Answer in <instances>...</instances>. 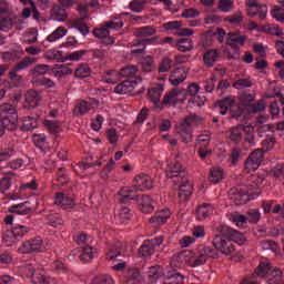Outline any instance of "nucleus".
<instances>
[{"label":"nucleus","mask_w":284,"mask_h":284,"mask_svg":"<svg viewBox=\"0 0 284 284\" xmlns=\"http://www.w3.org/2000/svg\"><path fill=\"white\" fill-rule=\"evenodd\" d=\"M215 110L219 111L222 116H225L227 112L231 113L232 119L243 121L245 119V106H236V102L232 98H225L215 103Z\"/></svg>","instance_id":"nucleus-1"},{"label":"nucleus","mask_w":284,"mask_h":284,"mask_svg":"<svg viewBox=\"0 0 284 284\" xmlns=\"http://www.w3.org/2000/svg\"><path fill=\"white\" fill-rule=\"evenodd\" d=\"M255 276L266 278L267 284H281L283 273L281 270L272 267L270 262H261L255 270Z\"/></svg>","instance_id":"nucleus-2"},{"label":"nucleus","mask_w":284,"mask_h":284,"mask_svg":"<svg viewBox=\"0 0 284 284\" xmlns=\"http://www.w3.org/2000/svg\"><path fill=\"white\" fill-rule=\"evenodd\" d=\"M203 123V119L199 115H189L178 126V134L182 139V143H192V128H199Z\"/></svg>","instance_id":"nucleus-3"},{"label":"nucleus","mask_w":284,"mask_h":284,"mask_svg":"<svg viewBox=\"0 0 284 284\" xmlns=\"http://www.w3.org/2000/svg\"><path fill=\"white\" fill-rule=\"evenodd\" d=\"M30 234V227L23 224H14L11 230H7L2 240L7 247H12V245L19 243L21 239H26Z\"/></svg>","instance_id":"nucleus-4"},{"label":"nucleus","mask_w":284,"mask_h":284,"mask_svg":"<svg viewBox=\"0 0 284 284\" xmlns=\"http://www.w3.org/2000/svg\"><path fill=\"white\" fill-rule=\"evenodd\" d=\"M212 243L213 247H215L217 252H221V254H224L225 256H230V254L234 252V244L232 243L230 235L223 234V226L220 229V234H216L213 237Z\"/></svg>","instance_id":"nucleus-5"},{"label":"nucleus","mask_w":284,"mask_h":284,"mask_svg":"<svg viewBox=\"0 0 284 284\" xmlns=\"http://www.w3.org/2000/svg\"><path fill=\"white\" fill-rule=\"evenodd\" d=\"M168 179H175L174 183H183L184 179H187V171L180 162H171L166 168Z\"/></svg>","instance_id":"nucleus-6"},{"label":"nucleus","mask_w":284,"mask_h":284,"mask_svg":"<svg viewBox=\"0 0 284 284\" xmlns=\"http://www.w3.org/2000/svg\"><path fill=\"white\" fill-rule=\"evenodd\" d=\"M43 250V239L40 236L32 237L22 242L18 252L20 254H34V252H41Z\"/></svg>","instance_id":"nucleus-7"},{"label":"nucleus","mask_w":284,"mask_h":284,"mask_svg":"<svg viewBox=\"0 0 284 284\" xmlns=\"http://www.w3.org/2000/svg\"><path fill=\"white\" fill-rule=\"evenodd\" d=\"M179 103L181 104L185 103V97H183V90L179 88H174L171 91H169L162 100V105H168L169 108H176Z\"/></svg>","instance_id":"nucleus-8"},{"label":"nucleus","mask_w":284,"mask_h":284,"mask_svg":"<svg viewBox=\"0 0 284 284\" xmlns=\"http://www.w3.org/2000/svg\"><path fill=\"white\" fill-rule=\"evenodd\" d=\"M163 236H158L155 239L144 241L139 250L140 256H152V254L156 252V247L163 245Z\"/></svg>","instance_id":"nucleus-9"},{"label":"nucleus","mask_w":284,"mask_h":284,"mask_svg":"<svg viewBox=\"0 0 284 284\" xmlns=\"http://www.w3.org/2000/svg\"><path fill=\"white\" fill-rule=\"evenodd\" d=\"M261 163H263V149H256L246 159L244 170L246 172H254L257 168H261Z\"/></svg>","instance_id":"nucleus-10"},{"label":"nucleus","mask_w":284,"mask_h":284,"mask_svg":"<svg viewBox=\"0 0 284 284\" xmlns=\"http://www.w3.org/2000/svg\"><path fill=\"white\" fill-rule=\"evenodd\" d=\"M247 194H250L247 185H239L230 190L229 199L237 205H243V203H247Z\"/></svg>","instance_id":"nucleus-11"},{"label":"nucleus","mask_w":284,"mask_h":284,"mask_svg":"<svg viewBox=\"0 0 284 284\" xmlns=\"http://www.w3.org/2000/svg\"><path fill=\"white\" fill-rule=\"evenodd\" d=\"M159 41V37H153L145 40H135L134 42L130 43V48H134L131 50V54H134V57H139L140 54H145V43L149 45H152V43H156Z\"/></svg>","instance_id":"nucleus-12"},{"label":"nucleus","mask_w":284,"mask_h":284,"mask_svg":"<svg viewBox=\"0 0 284 284\" xmlns=\"http://www.w3.org/2000/svg\"><path fill=\"white\" fill-rule=\"evenodd\" d=\"M37 63V59L31 57H26L22 61L18 62L13 70L9 72V77L12 81L17 79L20 80L21 75H18L17 72H21V70H26V68H30V65H34Z\"/></svg>","instance_id":"nucleus-13"},{"label":"nucleus","mask_w":284,"mask_h":284,"mask_svg":"<svg viewBox=\"0 0 284 284\" xmlns=\"http://www.w3.org/2000/svg\"><path fill=\"white\" fill-rule=\"evenodd\" d=\"M133 185L139 192H145L146 190H152L154 182L150 175L139 174L133 179Z\"/></svg>","instance_id":"nucleus-14"},{"label":"nucleus","mask_w":284,"mask_h":284,"mask_svg":"<svg viewBox=\"0 0 284 284\" xmlns=\"http://www.w3.org/2000/svg\"><path fill=\"white\" fill-rule=\"evenodd\" d=\"M119 195L121 196L119 199L120 203L128 204L130 201H139V191L136 190V186H124L120 192Z\"/></svg>","instance_id":"nucleus-15"},{"label":"nucleus","mask_w":284,"mask_h":284,"mask_svg":"<svg viewBox=\"0 0 284 284\" xmlns=\"http://www.w3.org/2000/svg\"><path fill=\"white\" fill-rule=\"evenodd\" d=\"M245 129L246 128L243 125H236L229 129L225 132V136L227 141H230L231 143H234L235 145H239V143L243 141V132H245Z\"/></svg>","instance_id":"nucleus-16"},{"label":"nucleus","mask_w":284,"mask_h":284,"mask_svg":"<svg viewBox=\"0 0 284 284\" xmlns=\"http://www.w3.org/2000/svg\"><path fill=\"white\" fill-rule=\"evenodd\" d=\"M94 105H99V101L97 102H88L85 100H80L75 103L73 108L74 116H83L90 112V110L94 109Z\"/></svg>","instance_id":"nucleus-17"},{"label":"nucleus","mask_w":284,"mask_h":284,"mask_svg":"<svg viewBox=\"0 0 284 284\" xmlns=\"http://www.w3.org/2000/svg\"><path fill=\"white\" fill-rule=\"evenodd\" d=\"M245 41H247V38L239 32L227 33L226 45H230L235 52H239V45H244Z\"/></svg>","instance_id":"nucleus-18"},{"label":"nucleus","mask_w":284,"mask_h":284,"mask_svg":"<svg viewBox=\"0 0 284 284\" xmlns=\"http://www.w3.org/2000/svg\"><path fill=\"white\" fill-rule=\"evenodd\" d=\"M221 60V49H209L203 54V63L205 68H214V64Z\"/></svg>","instance_id":"nucleus-19"},{"label":"nucleus","mask_w":284,"mask_h":284,"mask_svg":"<svg viewBox=\"0 0 284 284\" xmlns=\"http://www.w3.org/2000/svg\"><path fill=\"white\" fill-rule=\"evenodd\" d=\"M184 183L180 185V191L178 193L179 203H187L190 196H192L193 184L187 181V178L183 180Z\"/></svg>","instance_id":"nucleus-20"},{"label":"nucleus","mask_w":284,"mask_h":284,"mask_svg":"<svg viewBox=\"0 0 284 284\" xmlns=\"http://www.w3.org/2000/svg\"><path fill=\"white\" fill-rule=\"evenodd\" d=\"M222 234L229 236L231 243L232 241L239 243V245H243L245 243V235L227 225L222 226Z\"/></svg>","instance_id":"nucleus-21"},{"label":"nucleus","mask_w":284,"mask_h":284,"mask_svg":"<svg viewBox=\"0 0 284 284\" xmlns=\"http://www.w3.org/2000/svg\"><path fill=\"white\" fill-rule=\"evenodd\" d=\"M41 102V93L37 90H29L24 94V108H37Z\"/></svg>","instance_id":"nucleus-22"},{"label":"nucleus","mask_w":284,"mask_h":284,"mask_svg":"<svg viewBox=\"0 0 284 284\" xmlns=\"http://www.w3.org/2000/svg\"><path fill=\"white\" fill-rule=\"evenodd\" d=\"M212 214H214V205L210 203H203L195 210V219L197 221H205V219H207V216H212Z\"/></svg>","instance_id":"nucleus-23"},{"label":"nucleus","mask_w":284,"mask_h":284,"mask_svg":"<svg viewBox=\"0 0 284 284\" xmlns=\"http://www.w3.org/2000/svg\"><path fill=\"white\" fill-rule=\"evenodd\" d=\"M136 85V80H124L122 83L115 87L114 92L115 94H132Z\"/></svg>","instance_id":"nucleus-24"},{"label":"nucleus","mask_w":284,"mask_h":284,"mask_svg":"<svg viewBox=\"0 0 284 284\" xmlns=\"http://www.w3.org/2000/svg\"><path fill=\"white\" fill-rule=\"evenodd\" d=\"M154 34H156V28L152 26L140 27L133 30V37H136L138 39H143V41H145V39H149V37H152V39H154Z\"/></svg>","instance_id":"nucleus-25"},{"label":"nucleus","mask_w":284,"mask_h":284,"mask_svg":"<svg viewBox=\"0 0 284 284\" xmlns=\"http://www.w3.org/2000/svg\"><path fill=\"white\" fill-rule=\"evenodd\" d=\"M128 251V245L123 242L115 243L112 248L106 253V258L109 261H114V258H119V256H123Z\"/></svg>","instance_id":"nucleus-26"},{"label":"nucleus","mask_w":284,"mask_h":284,"mask_svg":"<svg viewBox=\"0 0 284 284\" xmlns=\"http://www.w3.org/2000/svg\"><path fill=\"white\" fill-rule=\"evenodd\" d=\"M55 205H59L62 210H72L74 207V200L65 193L59 192L55 194Z\"/></svg>","instance_id":"nucleus-27"},{"label":"nucleus","mask_w":284,"mask_h":284,"mask_svg":"<svg viewBox=\"0 0 284 284\" xmlns=\"http://www.w3.org/2000/svg\"><path fill=\"white\" fill-rule=\"evenodd\" d=\"M24 164H26V161H23V159L18 158L16 160H12V161L8 162L6 166H2L0 169V172H1V174H6L7 176H14V172L6 171V170H8V168L10 170H21V168Z\"/></svg>","instance_id":"nucleus-28"},{"label":"nucleus","mask_w":284,"mask_h":284,"mask_svg":"<svg viewBox=\"0 0 284 284\" xmlns=\"http://www.w3.org/2000/svg\"><path fill=\"white\" fill-rule=\"evenodd\" d=\"M170 219V209L162 210L158 213H155L149 221L151 225L154 227H159V225H163L165 221Z\"/></svg>","instance_id":"nucleus-29"},{"label":"nucleus","mask_w":284,"mask_h":284,"mask_svg":"<svg viewBox=\"0 0 284 284\" xmlns=\"http://www.w3.org/2000/svg\"><path fill=\"white\" fill-rule=\"evenodd\" d=\"M130 219H132V213H130V209L125 206H121L114 216V221L118 225H128Z\"/></svg>","instance_id":"nucleus-30"},{"label":"nucleus","mask_w":284,"mask_h":284,"mask_svg":"<svg viewBox=\"0 0 284 284\" xmlns=\"http://www.w3.org/2000/svg\"><path fill=\"white\" fill-rule=\"evenodd\" d=\"M195 254L200 255L202 258H205L207 263V258H219V253L214 251V248L205 245H200L196 248Z\"/></svg>","instance_id":"nucleus-31"},{"label":"nucleus","mask_w":284,"mask_h":284,"mask_svg":"<svg viewBox=\"0 0 284 284\" xmlns=\"http://www.w3.org/2000/svg\"><path fill=\"white\" fill-rule=\"evenodd\" d=\"M93 37L97 39H108V43H114V37H110V30L104 22L100 26V28H95L93 30Z\"/></svg>","instance_id":"nucleus-32"},{"label":"nucleus","mask_w":284,"mask_h":284,"mask_svg":"<svg viewBox=\"0 0 284 284\" xmlns=\"http://www.w3.org/2000/svg\"><path fill=\"white\" fill-rule=\"evenodd\" d=\"M9 212L11 214H19L21 216H27V214H30V212H32V207H30V202H24L18 205L10 206Z\"/></svg>","instance_id":"nucleus-33"},{"label":"nucleus","mask_w":284,"mask_h":284,"mask_svg":"<svg viewBox=\"0 0 284 284\" xmlns=\"http://www.w3.org/2000/svg\"><path fill=\"white\" fill-rule=\"evenodd\" d=\"M187 79V73L182 69H175L169 78L171 85H181Z\"/></svg>","instance_id":"nucleus-34"},{"label":"nucleus","mask_w":284,"mask_h":284,"mask_svg":"<svg viewBox=\"0 0 284 284\" xmlns=\"http://www.w3.org/2000/svg\"><path fill=\"white\" fill-rule=\"evenodd\" d=\"M140 206V210L144 214H152V212H154V200L150 197V195H142Z\"/></svg>","instance_id":"nucleus-35"},{"label":"nucleus","mask_w":284,"mask_h":284,"mask_svg":"<svg viewBox=\"0 0 284 284\" xmlns=\"http://www.w3.org/2000/svg\"><path fill=\"white\" fill-rule=\"evenodd\" d=\"M39 122L37 121V118L27 115L22 118V125L20 130L22 132H32V130H36L38 128Z\"/></svg>","instance_id":"nucleus-36"},{"label":"nucleus","mask_w":284,"mask_h":284,"mask_svg":"<svg viewBox=\"0 0 284 284\" xmlns=\"http://www.w3.org/2000/svg\"><path fill=\"white\" fill-rule=\"evenodd\" d=\"M163 85L158 84L148 91V98L151 103H159L161 101V95L163 94Z\"/></svg>","instance_id":"nucleus-37"},{"label":"nucleus","mask_w":284,"mask_h":284,"mask_svg":"<svg viewBox=\"0 0 284 284\" xmlns=\"http://www.w3.org/2000/svg\"><path fill=\"white\" fill-rule=\"evenodd\" d=\"M165 275L162 267L159 265L155 266H151L148 271V276L149 280L151 281V283H156V281H159V278H163V281L165 280Z\"/></svg>","instance_id":"nucleus-38"},{"label":"nucleus","mask_w":284,"mask_h":284,"mask_svg":"<svg viewBox=\"0 0 284 284\" xmlns=\"http://www.w3.org/2000/svg\"><path fill=\"white\" fill-rule=\"evenodd\" d=\"M183 283H185V277L176 273V271H173L164 275V281L162 284H183Z\"/></svg>","instance_id":"nucleus-39"},{"label":"nucleus","mask_w":284,"mask_h":284,"mask_svg":"<svg viewBox=\"0 0 284 284\" xmlns=\"http://www.w3.org/2000/svg\"><path fill=\"white\" fill-rule=\"evenodd\" d=\"M17 155V149L14 145L1 146L0 148V163L3 161H10L12 156Z\"/></svg>","instance_id":"nucleus-40"},{"label":"nucleus","mask_w":284,"mask_h":284,"mask_svg":"<svg viewBox=\"0 0 284 284\" xmlns=\"http://www.w3.org/2000/svg\"><path fill=\"white\" fill-rule=\"evenodd\" d=\"M0 123L4 130L14 131L19 125V116L0 118Z\"/></svg>","instance_id":"nucleus-41"},{"label":"nucleus","mask_w":284,"mask_h":284,"mask_svg":"<svg viewBox=\"0 0 284 284\" xmlns=\"http://www.w3.org/2000/svg\"><path fill=\"white\" fill-rule=\"evenodd\" d=\"M94 256H97V248L91 246L82 247V251L80 254V261L82 263H90L91 261H93Z\"/></svg>","instance_id":"nucleus-42"},{"label":"nucleus","mask_w":284,"mask_h":284,"mask_svg":"<svg viewBox=\"0 0 284 284\" xmlns=\"http://www.w3.org/2000/svg\"><path fill=\"white\" fill-rule=\"evenodd\" d=\"M10 116L11 118L19 116L14 105H12L10 103H4V104L0 105V119H2V118L8 119Z\"/></svg>","instance_id":"nucleus-43"},{"label":"nucleus","mask_w":284,"mask_h":284,"mask_svg":"<svg viewBox=\"0 0 284 284\" xmlns=\"http://www.w3.org/2000/svg\"><path fill=\"white\" fill-rule=\"evenodd\" d=\"M68 34V29L65 27H58L51 34L47 37L49 43H54L60 39H63Z\"/></svg>","instance_id":"nucleus-44"},{"label":"nucleus","mask_w":284,"mask_h":284,"mask_svg":"<svg viewBox=\"0 0 284 284\" xmlns=\"http://www.w3.org/2000/svg\"><path fill=\"white\" fill-rule=\"evenodd\" d=\"M224 178L225 173L220 166H213L210 170L209 181H211V183H221V180Z\"/></svg>","instance_id":"nucleus-45"},{"label":"nucleus","mask_w":284,"mask_h":284,"mask_svg":"<svg viewBox=\"0 0 284 284\" xmlns=\"http://www.w3.org/2000/svg\"><path fill=\"white\" fill-rule=\"evenodd\" d=\"M138 72L139 68L136 65L129 64L120 70V77L121 79H134Z\"/></svg>","instance_id":"nucleus-46"},{"label":"nucleus","mask_w":284,"mask_h":284,"mask_svg":"<svg viewBox=\"0 0 284 284\" xmlns=\"http://www.w3.org/2000/svg\"><path fill=\"white\" fill-rule=\"evenodd\" d=\"M104 24L109 32L110 30L119 31L123 28V20L119 16H112L109 21L104 22Z\"/></svg>","instance_id":"nucleus-47"},{"label":"nucleus","mask_w":284,"mask_h":284,"mask_svg":"<svg viewBox=\"0 0 284 284\" xmlns=\"http://www.w3.org/2000/svg\"><path fill=\"white\" fill-rule=\"evenodd\" d=\"M104 83H119L121 81V71L109 70L103 74Z\"/></svg>","instance_id":"nucleus-48"},{"label":"nucleus","mask_w":284,"mask_h":284,"mask_svg":"<svg viewBox=\"0 0 284 284\" xmlns=\"http://www.w3.org/2000/svg\"><path fill=\"white\" fill-rule=\"evenodd\" d=\"M178 50L180 52H190L194 50V42L190 38H182L178 41Z\"/></svg>","instance_id":"nucleus-49"},{"label":"nucleus","mask_w":284,"mask_h":284,"mask_svg":"<svg viewBox=\"0 0 284 284\" xmlns=\"http://www.w3.org/2000/svg\"><path fill=\"white\" fill-rule=\"evenodd\" d=\"M72 72L70 64H55L53 67V74L54 77H68Z\"/></svg>","instance_id":"nucleus-50"},{"label":"nucleus","mask_w":284,"mask_h":284,"mask_svg":"<svg viewBox=\"0 0 284 284\" xmlns=\"http://www.w3.org/2000/svg\"><path fill=\"white\" fill-rule=\"evenodd\" d=\"M145 6H148V0H132L129 3V10L141 14V12L145 10Z\"/></svg>","instance_id":"nucleus-51"},{"label":"nucleus","mask_w":284,"mask_h":284,"mask_svg":"<svg viewBox=\"0 0 284 284\" xmlns=\"http://www.w3.org/2000/svg\"><path fill=\"white\" fill-rule=\"evenodd\" d=\"M250 114H256L257 112H265V100L253 102L246 108Z\"/></svg>","instance_id":"nucleus-52"},{"label":"nucleus","mask_w":284,"mask_h":284,"mask_svg":"<svg viewBox=\"0 0 284 284\" xmlns=\"http://www.w3.org/2000/svg\"><path fill=\"white\" fill-rule=\"evenodd\" d=\"M73 241L74 243H77V245H90V243H92V237L90 235H88L87 233H79L77 235L73 236Z\"/></svg>","instance_id":"nucleus-53"},{"label":"nucleus","mask_w":284,"mask_h":284,"mask_svg":"<svg viewBox=\"0 0 284 284\" xmlns=\"http://www.w3.org/2000/svg\"><path fill=\"white\" fill-rule=\"evenodd\" d=\"M45 59H51L53 61H59L60 63L65 62V55H63V51L59 50H50L45 53Z\"/></svg>","instance_id":"nucleus-54"},{"label":"nucleus","mask_w":284,"mask_h":284,"mask_svg":"<svg viewBox=\"0 0 284 284\" xmlns=\"http://www.w3.org/2000/svg\"><path fill=\"white\" fill-rule=\"evenodd\" d=\"M44 126L51 132L52 134H57L61 130V123L57 120H44Z\"/></svg>","instance_id":"nucleus-55"},{"label":"nucleus","mask_w":284,"mask_h":284,"mask_svg":"<svg viewBox=\"0 0 284 284\" xmlns=\"http://www.w3.org/2000/svg\"><path fill=\"white\" fill-rule=\"evenodd\" d=\"M141 65L143 72H152L154 70V59L150 55L141 59Z\"/></svg>","instance_id":"nucleus-56"},{"label":"nucleus","mask_w":284,"mask_h":284,"mask_svg":"<svg viewBox=\"0 0 284 284\" xmlns=\"http://www.w3.org/2000/svg\"><path fill=\"white\" fill-rule=\"evenodd\" d=\"M87 53V50H79L71 53H67V55H64V59L65 61H81Z\"/></svg>","instance_id":"nucleus-57"},{"label":"nucleus","mask_w":284,"mask_h":284,"mask_svg":"<svg viewBox=\"0 0 284 284\" xmlns=\"http://www.w3.org/2000/svg\"><path fill=\"white\" fill-rule=\"evenodd\" d=\"M38 37H39V32L32 29L24 34L23 43H27L28 45H32V43H37Z\"/></svg>","instance_id":"nucleus-58"},{"label":"nucleus","mask_w":284,"mask_h":284,"mask_svg":"<svg viewBox=\"0 0 284 284\" xmlns=\"http://www.w3.org/2000/svg\"><path fill=\"white\" fill-rule=\"evenodd\" d=\"M78 79H88L90 77V67L88 64H81L74 72Z\"/></svg>","instance_id":"nucleus-59"},{"label":"nucleus","mask_w":284,"mask_h":284,"mask_svg":"<svg viewBox=\"0 0 284 284\" xmlns=\"http://www.w3.org/2000/svg\"><path fill=\"white\" fill-rule=\"evenodd\" d=\"M47 141H48V139L45 138V134H43V133L33 134V143L36 146L39 148V150H43V148H45Z\"/></svg>","instance_id":"nucleus-60"},{"label":"nucleus","mask_w":284,"mask_h":284,"mask_svg":"<svg viewBox=\"0 0 284 284\" xmlns=\"http://www.w3.org/2000/svg\"><path fill=\"white\" fill-rule=\"evenodd\" d=\"M14 26V20L10 17L0 18V30L7 32V30H12Z\"/></svg>","instance_id":"nucleus-61"},{"label":"nucleus","mask_w":284,"mask_h":284,"mask_svg":"<svg viewBox=\"0 0 284 284\" xmlns=\"http://www.w3.org/2000/svg\"><path fill=\"white\" fill-rule=\"evenodd\" d=\"M246 221L250 223H257L261 221V212L256 209H252L246 213Z\"/></svg>","instance_id":"nucleus-62"},{"label":"nucleus","mask_w":284,"mask_h":284,"mask_svg":"<svg viewBox=\"0 0 284 284\" xmlns=\"http://www.w3.org/2000/svg\"><path fill=\"white\" fill-rule=\"evenodd\" d=\"M261 250H271V252H276V250H278V244H276V242L272 241V240H263L260 243Z\"/></svg>","instance_id":"nucleus-63"},{"label":"nucleus","mask_w":284,"mask_h":284,"mask_svg":"<svg viewBox=\"0 0 284 284\" xmlns=\"http://www.w3.org/2000/svg\"><path fill=\"white\" fill-rule=\"evenodd\" d=\"M93 284H114V280L110 275H98L93 278Z\"/></svg>","instance_id":"nucleus-64"}]
</instances>
